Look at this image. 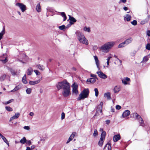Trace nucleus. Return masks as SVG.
<instances>
[{"instance_id": "obj_43", "label": "nucleus", "mask_w": 150, "mask_h": 150, "mask_svg": "<svg viewBox=\"0 0 150 150\" xmlns=\"http://www.w3.org/2000/svg\"><path fill=\"white\" fill-rule=\"evenodd\" d=\"M131 23L133 25H137V21L134 20L132 21L131 22Z\"/></svg>"}, {"instance_id": "obj_33", "label": "nucleus", "mask_w": 150, "mask_h": 150, "mask_svg": "<svg viewBox=\"0 0 150 150\" xmlns=\"http://www.w3.org/2000/svg\"><path fill=\"white\" fill-rule=\"evenodd\" d=\"M21 88V87H20V86L19 85H18L17 86H16L13 89L11 90V92H13V91H16L18 90H19V89Z\"/></svg>"}, {"instance_id": "obj_17", "label": "nucleus", "mask_w": 150, "mask_h": 150, "mask_svg": "<svg viewBox=\"0 0 150 150\" xmlns=\"http://www.w3.org/2000/svg\"><path fill=\"white\" fill-rule=\"evenodd\" d=\"M94 58L95 59L97 67L99 69V63L98 57L96 56H94Z\"/></svg>"}, {"instance_id": "obj_60", "label": "nucleus", "mask_w": 150, "mask_h": 150, "mask_svg": "<svg viewBox=\"0 0 150 150\" xmlns=\"http://www.w3.org/2000/svg\"><path fill=\"white\" fill-rule=\"evenodd\" d=\"M29 115L30 116H32L34 115V114L33 112H30Z\"/></svg>"}, {"instance_id": "obj_26", "label": "nucleus", "mask_w": 150, "mask_h": 150, "mask_svg": "<svg viewBox=\"0 0 150 150\" xmlns=\"http://www.w3.org/2000/svg\"><path fill=\"white\" fill-rule=\"evenodd\" d=\"M5 33V28H3V29L2 32L0 33V40L1 39L3 38V35Z\"/></svg>"}, {"instance_id": "obj_40", "label": "nucleus", "mask_w": 150, "mask_h": 150, "mask_svg": "<svg viewBox=\"0 0 150 150\" xmlns=\"http://www.w3.org/2000/svg\"><path fill=\"white\" fill-rule=\"evenodd\" d=\"M31 89L30 88H28L26 90V93L28 94H30L31 92Z\"/></svg>"}, {"instance_id": "obj_41", "label": "nucleus", "mask_w": 150, "mask_h": 150, "mask_svg": "<svg viewBox=\"0 0 150 150\" xmlns=\"http://www.w3.org/2000/svg\"><path fill=\"white\" fill-rule=\"evenodd\" d=\"M98 135V131L97 129H95L94 133L93 134V136L94 137H96Z\"/></svg>"}, {"instance_id": "obj_14", "label": "nucleus", "mask_w": 150, "mask_h": 150, "mask_svg": "<svg viewBox=\"0 0 150 150\" xmlns=\"http://www.w3.org/2000/svg\"><path fill=\"white\" fill-rule=\"evenodd\" d=\"M133 38L132 37H129L126 39L124 42L126 45H127L132 42L133 40Z\"/></svg>"}, {"instance_id": "obj_7", "label": "nucleus", "mask_w": 150, "mask_h": 150, "mask_svg": "<svg viewBox=\"0 0 150 150\" xmlns=\"http://www.w3.org/2000/svg\"><path fill=\"white\" fill-rule=\"evenodd\" d=\"M16 5L19 7L22 12H24L26 10V6L22 3H17L16 4Z\"/></svg>"}, {"instance_id": "obj_36", "label": "nucleus", "mask_w": 150, "mask_h": 150, "mask_svg": "<svg viewBox=\"0 0 150 150\" xmlns=\"http://www.w3.org/2000/svg\"><path fill=\"white\" fill-rule=\"evenodd\" d=\"M83 30L86 32H87L89 33L91 31V30L89 27H85L83 28Z\"/></svg>"}, {"instance_id": "obj_39", "label": "nucleus", "mask_w": 150, "mask_h": 150, "mask_svg": "<svg viewBox=\"0 0 150 150\" xmlns=\"http://www.w3.org/2000/svg\"><path fill=\"white\" fill-rule=\"evenodd\" d=\"M125 44L124 42H122L120 44L118 45V47L119 48L123 47L125 46L124 45Z\"/></svg>"}, {"instance_id": "obj_5", "label": "nucleus", "mask_w": 150, "mask_h": 150, "mask_svg": "<svg viewBox=\"0 0 150 150\" xmlns=\"http://www.w3.org/2000/svg\"><path fill=\"white\" fill-rule=\"evenodd\" d=\"M133 117L135 119H137L140 124V125L143 126L144 125V121L142 118L137 113L135 112L133 113Z\"/></svg>"}, {"instance_id": "obj_62", "label": "nucleus", "mask_w": 150, "mask_h": 150, "mask_svg": "<svg viewBox=\"0 0 150 150\" xmlns=\"http://www.w3.org/2000/svg\"><path fill=\"white\" fill-rule=\"evenodd\" d=\"M112 58V57H108V58L107 59V61H109V60H110V59Z\"/></svg>"}, {"instance_id": "obj_25", "label": "nucleus", "mask_w": 150, "mask_h": 150, "mask_svg": "<svg viewBox=\"0 0 150 150\" xmlns=\"http://www.w3.org/2000/svg\"><path fill=\"white\" fill-rule=\"evenodd\" d=\"M120 91V87L116 86L114 88V91L115 93L118 92Z\"/></svg>"}, {"instance_id": "obj_42", "label": "nucleus", "mask_w": 150, "mask_h": 150, "mask_svg": "<svg viewBox=\"0 0 150 150\" xmlns=\"http://www.w3.org/2000/svg\"><path fill=\"white\" fill-rule=\"evenodd\" d=\"M65 28V26L64 25L59 26V29L61 30H63V29H64Z\"/></svg>"}, {"instance_id": "obj_59", "label": "nucleus", "mask_w": 150, "mask_h": 150, "mask_svg": "<svg viewBox=\"0 0 150 150\" xmlns=\"http://www.w3.org/2000/svg\"><path fill=\"white\" fill-rule=\"evenodd\" d=\"M111 110L112 112H115V109L114 108L111 107Z\"/></svg>"}, {"instance_id": "obj_13", "label": "nucleus", "mask_w": 150, "mask_h": 150, "mask_svg": "<svg viewBox=\"0 0 150 150\" xmlns=\"http://www.w3.org/2000/svg\"><path fill=\"white\" fill-rule=\"evenodd\" d=\"M20 116V114L19 113H16L15 115L11 117L9 121H11L13 120L18 118Z\"/></svg>"}, {"instance_id": "obj_28", "label": "nucleus", "mask_w": 150, "mask_h": 150, "mask_svg": "<svg viewBox=\"0 0 150 150\" xmlns=\"http://www.w3.org/2000/svg\"><path fill=\"white\" fill-rule=\"evenodd\" d=\"M22 81L23 83L25 84H26L27 83V81L26 80V75L25 74L23 77Z\"/></svg>"}, {"instance_id": "obj_22", "label": "nucleus", "mask_w": 150, "mask_h": 150, "mask_svg": "<svg viewBox=\"0 0 150 150\" xmlns=\"http://www.w3.org/2000/svg\"><path fill=\"white\" fill-rule=\"evenodd\" d=\"M131 18V16L130 15L127 14L126 15V17H124V19L125 21L126 20L127 21H129L130 20Z\"/></svg>"}, {"instance_id": "obj_57", "label": "nucleus", "mask_w": 150, "mask_h": 150, "mask_svg": "<svg viewBox=\"0 0 150 150\" xmlns=\"http://www.w3.org/2000/svg\"><path fill=\"white\" fill-rule=\"evenodd\" d=\"M35 146L34 145H32V146H31V148H30V150L31 149V150H32L33 149H34L35 147Z\"/></svg>"}, {"instance_id": "obj_45", "label": "nucleus", "mask_w": 150, "mask_h": 150, "mask_svg": "<svg viewBox=\"0 0 150 150\" xmlns=\"http://www.w3.org/2000/svg\"><path fill=\"white\" fill-rule=\"evenodd\" d=\"M146 49L148 50H150V44L148 43L147 44L146 47Z\"/></svg>"}, {"instance_id": "obj_56", "label": "nucleus", "mask_w": 150, "mask_h": 150, "mask_svg": "<svg viewBox=\"0 0 150 150\" xmlns=\"http://www.w3.org/2000/svg\"><path fill=\"white\" fill-rule=\"evenodd\" d=\"M105 122L108 125L110 122V121L109 120H106L105 121Z\"/></svg>"}, {"instance_id": "obj_12", "label": "nucleus", "mask_w": 150, "mask_h": 150, "mask_svg": "<svg viewBox=\"0 0 150 150\" xmlns=\"http://www.w3.org/2000/svg\"><path fill=\"white\" fill-rule=\"evenodd\" d=\"M103 150H111V144L108 143L105 146Z\"/></svg>"}, {"instance_id": "obj_11", "label": "nucleus", "mask_w": 150, "mask_h": 150, "mask_svg": "<svg viewBox=\"0 0 150 150\" xmlns=\"http://www.w3.org/2000/svg\"><path fill=\"white\" fill-rule=\"evenodd\" d=\"M130 81V79L128 77L124 78L122 79V82L125 85L128 84V82Z\"/></svg>"}, {"instance_id": "obj_38", "label": "nucleus", "mask_w": 150, "mask_h": 150, "mask_svg": "<svg viewBox=\"0 0 150 150\" xmlns=\"http://www.w3.org/2000/svg\"><path fill=\"white\" fill-rule=\"evenodd\" d=\"M6 109L8 111H11L13 110L10 107L6 106L5 107Z\"/></svg>"}, {"instance_id": "obj_34", "label": "nucleus", "mask_w": 150, "mask_h": 150, "mask_svg": "<svg viewBox=\"0 0 150 150\" xmlns=\"http://www.w3.org/2000/svg\"><path fill=\"white\" fill-rule=\"evenodd\" d=\"M6 77V74H4L0 77V81H2L4 80Z\"/></svg>"}, {"instance_id": "obj_10", "label": "nucleus", "mask_w": 150, "mask_h": 150, "mask_svg": "<svg viewBox=\"0 0 150 150\" xmlns=\"http://www.w3.org/2000/svg\"><path fill=\"white\" fill-rule=\"evenodd\" d=\"M69 16V20H70L69 23L71 24H73L76 21V20L73 17H71V16L68 15Z\"/></svg>"}, {"instance_id": "obj_55", "label": "nucleus", "mask_w": 150, "mask_h": 150, "mask_svg": "<svg viewBox=\"0 0 150 150\" xmlns=\"http://www.w3.org/2000/svg\"><path fill=\"white\" fill-rule=\"evenodd\" d=\"M147 35L149 36H150V30H149L147 31L146 32Z\"/></svg>"}, {"instance_id": "obj_24", "label": "nucleus", "mask_w": 150, "mask_h": 150, "mask_svg": "<svg viewBox=\"0 0 150 150\" xmlns=\"http://www.w3.org/2000/svg\"><path fill=\"white\" fill-rule=\"evenodd\" d=\"M104 139L100 138V140L98 143V145L100 147H102L103 146Z\"/></svg>"}, {"instance_id": "obj_6", "label": "nucleus", "mask_w": 150, "mask_h": 150, "mask_svg": "<svg viewBox=\"0 0 150 150\" xmlns=\"http://www.w3.org/2000/svg\"><path fill=\"white\" fill-rule=\"evenodd\" d=\"M71 87L72 88L73 93L74 94L76 95H77L78 93V86L76 83L74 82L72 85Z\"/></svg>"}, {"instance_id": "obj_16", "label": "nucleus", "mask_w": 150, "mask_h": 150, "mask_svg": "<svg viewBox=\"0 0 150 150\" xmlns=\"http://www.w3.org/2000/svg\"><path fill=\"white\" fill-rule=\"evenodd\" d=\"M120 138V136L119 134L115 135L113 138V140L114 142H117Z\"/></svg>"}, {"instance_id": "obj_9", "label": "nucleus", "mask_w": 150, "mask_h": 150, "mask_svg": "<svg viewBox=\"0 0 150 150\" xmlns=\"http://www.w3.org/2000/svg\"><path fill=\"white\" fill-rule=\"evenodd\" d=\"M76 134V133L75 132H73L72 133V134L71 135V136L69 138L68 140H67L66 142L67 144L68 143L73 139L74 138Z\"/></svg>"}, {"instance_id": "obj_23", "label": "nucleus", "mask_w": 150, "mask_h": 150, "mask_svg": "<svg viewBox=\"0 0 150 150\" xmlns=\"http://www.w3.org/2000/svg\"><path fill=\"white\" fill-rule=\"evenodd\" d=\"M36 9L37 11L38 12H40L41 11V8L39 3L36 6Z\"/></svg>"}, {"instance_id": "obj_18", "label": "nucleus", "mask_w": 150, "mask_h": 150, "mask_svg": "<svg viewBox=\"0 0 150 150\" xmlns=\"http://www.w3.org/2000/svg\"><path fill=\"white\" fill-rule=\"evenodd\" d=\"M40 81V79L34 81H29V83L31 85H34L38 83Z\"/></svg>"}, {"instance_id": "obj_52", "label": "nucleus", "mask_w": 150, "mask_h": 150, "mask_svg": "<svg viewBox=\"0 0 150 150\" xmlns=\"http://www.w3.org/2000/svg\"><path fill=\"white\" fill-rule=\"evenodd\" d=\"M121 106L119 105H117L116 106V108L117 110H120L121 108Z\"/></svg>"}, {"instance_id": "obj_4", "label": "nucleus", "mask_w": 150, "mask_h": 150, "mask_svg": "<svg viewBox=\"0 0 150 150\" xmlns=\"http://www.w3.org/2000/svg\"><path fill=\"white\" fill-rule=\"evenodd\" d=\"M89 90L88 88L84 89L79 95L77 99V100H83L87 98L89 94Z\"/></svg>"}, {"instance_id": "obj_48", "label": "nucleus", "mask_w": 150, "mask_h": 150, "mask_svg": "<svg viewBox=\"0 0 150 150\" xmlns=\"http://www.w3.org/2000/svg\"><path fill=\"white\" fill-rule=\"evenodd\" d=\"M65 113L63 112H62L61 114V119L62 120L63 119H64L65 118Z\"/></svg>"}, {"instance_id": "obj_50", "label": "nucleus", "mask_w": 150, "mask_h": 150, "mask_svg": "<svg viewBox=\"0 0 150 150\" xmlns=\"http://www.w3.org/2000/svg\"><path fill=\"white\" fill-rule=\"evenodd\" d=\"M28 146H30L31 144V142L30 140H28L27 141V142L26 143Z\"/></svg>"}, {"instance_id": "obj_27", "label": "nucleus", "mask_w": 150, "mask_h": 150, "mask_svg": "<svg viewBox=\"0 0 150 150\" xmlns=\"http://www.w3.org/2000/svg\"><path fill=\"white\" fill-rule=\"evenodd\" d=\"M27 140L25 137H24L20 140V142L22 144H24L26 143Z\"/></svg>"}, {"instance_id": "obj_46", "label": "nucleus", "mask_w": 150, "mask_h": 150, "mask_svg": "<svg viewBox=\"0 0 150 150\" xmlns=\"http://www.w3.org/2000/svg\"><path fill=\"white\" fill-rule=\"evenodd\" d=\"M149 59L147 56H145L143 58V61L147 62Z\"/></svg>"}, {"instance_id": "obj_20", "label": "nucleus", "mask_w": 150, "mask_h": 150, "mask_svg": "<svg viewBox=\"0 0 150 150\" xmlns=\"http://www.w3.org/2000/svg\"><path fill=\"white\" fill-rule=\"evenodd\" d=\"M33 71V70L32 68L30 67L28 68L27 71V73L28 75H31Z\"/></svg>"}, {"instance_id": "obj_44", "label": "nucleus", "mask_w": 150, "mask_h": 150, "mask_svg": "<svg viewBox=\"0 0 150 150\" xmlns=\"http://www.w3.org/2000/svg\"><path fill=\"white\" fill-rule=\"evenodd\" d=\"M148 20H145L142 21L140 23L141 24L143 25L145 24L147 22Z\"/></svg>"}, {"instance_id": "obj_51", "label": "nucleus", "mask_w": 150, "mask_h": 150, "mask_svg": "<svg viewBox=\"0 0 150 150\" xmlns=\"http://www.w3.org/2000/svg\"><path fill=\"white\" fill-rule=\"evenodd\" d=\"M1 61L4 63H6L8 61V60H7V59L6 57V58L4 59L1 60Z\"/></svg>"}, {"instance_id": "obj_37", "label": "nucleus", "mask_w": 150, "mask_h": 150, "mask_svg": "<svg viewBox=\"0 0 150 150\" xmlns=\"http://www.w3.org/2000/svg\"><path fill=\"white\" fill-rule=\"evenodd\" d=\"M94 91L95 92V95L96 97H97L98 95V91L97 88H95L94 89Z\"/></svg>"}, {"instance_id": "obj_54", "label": "nucleus", "mask_w": 150, "mask_h": 150, "mask_svg": "<svg viewBox=\"0 0 150 150\" xmlns=\"http://www.w3.org/2000/svg\"><path fill=\"white\" fill-rule=\"evenodd\" d=\"M13 101V99H11L9 100H8V101L7 102L6 104H8L9 103H11V102H12V101Z\"/></svg>"}, {"instance_id": "obj_29", "label": "nucleus", "mask_w": 150, "mask_h": 150, "mask_svg": "<svg viewBox=\"0 0 150 150\" xmlns=\"http://www.w3.org/2000/svg\"><path fill=\"white\" fill-rule=\"evenodd\" d=\"M106 135V132L105 131H103L101 133L100 138L104 139Z\"/></svg>"}, {"instance_id": "obj_2", "label": "nucleus", "mask_w": 150, "mask_h": 150, "mask_svg": "<svg viewBox=\"0 0 150 150\" xmlns=\"http://www.w3.org/2000/svg\"><path fill=\"white\" fill-rule=\"evenodd\" d=\"M115 44V42H108L105 43L100 47L99 49L103 52L108 53Z\"/></svg>"}, {"instance_id": "obj_19", "label": "nucleus", "mask_w": 150, "mask_h": 150, "mask_svg": "<svg viewBox=\"0 0 150 150\" xmlns=\"http://www.w3.org/2000/svg\"><path fill=\"white\" fill-rule=\"evenodd\" d=\"M104 96L105 97L107 98L108 100L111 99L110 93L109 92L105 93L104 94Z\"/></svg>"}, {"instance_id": "obj_53", "label": "nucleus", "mask_w": 150, "mask_h": 150, "mask_svg": "<svg viewBox=\"0 0 150 150\" xmlns=\"http://www.w3.org/2000/svg\"><path fill=\"white\" fill-rule=\"evenodd\" d=\"M23 128L24 129L27 130H29L30 129V127L28 126H25Z\"/></svg>"}, {"instance_id": "obj_63", "label": "nucleus", "mask_w": 150, "mask_h": 150, "mask_svg": "<svg viewBox=\"0 0 150 150\" xmlns=\"http://www.w3.org/2000/svg\"><path fill=\"white\" fill-rule=\"evenodd\" d=\"M3 141L6 143L8 142L6 138H5V139H4Z\"/></svg>"}, {"instance_id": "obj_49", "label": "nucleus", "mask_w": 150, "mask_h": 150, "mask_svg": "<svg viewBox=\"0 0 150 150\" xmlns=\"http://www.w3.org/2000/svg\"><path fill=\"white\" fill-rule=\"evenodd\" d=\"M91 77H93V78H94L95 79H98V78H97V76L96 75L91 74Z\"/></svg>"}, {"instance_id": "obj_15", "label": "nucleus", "mask_w": 150, "mask_h": 150, "mask_svg": "<svg viewBox=\"0 0 150 150\" xmlns=\"http://www.w3.org/2000/svg\"><path fill=\"white\" fill-rule=\"evenodd\" d=\"M130 114V111L128 110H126L122 114V116L123 117H126L129 115Z\"/></svg>"}, {"instance_id": "obj_32", "label": "nucleus", "mask_w": 150, "mask_h": 150, "mask_svg": "<svg viewBox=\"0 0 150 150\" xmlns=\"http://www.w3.org/2000/svg\"><path fill=\"white\" fill-rule=\"evenodd\" d=\"M37 67L39 69L42 71L44 70L45 69V67L43 65L38 64L37 65Z\"/></svg>"}, {"instance_id": "obj_30", "label": "nucleus", "mask_w": 150, "mask_h": 150, "mask_svg": "<svg viewBox=\"0 0 150 150\" xmlns=\"http://www.w3.org/2000/svg\"><path fill=\"white\" fill-rule=\"evenodd\" d=\"M8 70L11 72L13 75L15 76L16 75V72L13 69L11 68H9Z\"/></svg>"}, {"instance_id": "obj_61", "label": "nucleus", "mask_w": 150, "mask_h": 150, "mask_svg": "<svg viewBox=\"0 0 150 150\" xmlns=\"http://www.w3.org/2000/svg\"><path fill=\"white\" fill-rule=\"evenodd\" d=\"M128 9V8L127 7H124V8H123V9L125 10V11H127Z\"/></svg>"}, {"instance_id": "obj_1", "label": "nucleus", "mask_w": 150, "mask_h": 150, "mask_svg": "<svg viewBox=\"0 0 150 150\" xmlns=\"http://www.w3.org/2000/svg\"><path fill=\"white\" fill-rule=\"evenodd\" d=\"M58 90L63 89L62 95L64 97L68 96L70 94V86L69 83L67 81L58 82L56 85Z\"/></svg>"}, {"instance_id": "obj_35", "label": "nucleus", "mask_w": 150, "mask_h": 150, "mask_svg": "<svg viewBox=\"0 0 150 150\" xmlns=\"http://www.w3.org/2000/svg\"><path fill=\"white\" fill-rule=\"evenodd\" d=\"M103 105V103L102 102H100L99 105L98 106L99 107H100V113H101L102 112V106Z\"/></svg>"}, {"instance_id": "obj_3", "label": "nucleus", "mask_w": 150, "mask_h": 150, "mask_svg": "<svg viewBox=\"0 0 150 150\" xmlns=\"http://www.w3.org/2000/svg\"><path fill=\"white\" fill-rule=\"evenodd\" d=\"M76 33L77 36V39L81 43L86 45L88 44V40L86 38L82 33L77 32Z\"/></svg>"}, {"instance_id": "obj_31", "label": "nucleus", "mask_w": 150, "mask_h": 150, "mask_svg": "<svg viewBox=\"0 0 150 150\" xmlns=\"http://www.w3.org/2000/svg\"><path fill=\"white\" fill-rule=\"evenodd\" d=\"M60 13L61 16L64 18L63 21H65L67 19V18L65 13L64 12H61Z\"/></svg>"}, {"instance_id": "obj_21", "label": "nucleus", "mask_w": 150, "mask_h": 150, "mask_svg": "<svg viewBox=\"0 0 150 150\" xmlns=\"http://www.w3.org/2000/svg\"><path fill=\"white\" fill-rule=\"evenodd\" d=\"M96 81V79L93 78H91L87 79V81L88 82H89L90 83H93Z\"/></svg>"}, {"instance_id": "obj_64", "label": "nucleus", "mask_w": 150, "mask_h": 150, "mask_svg": "<svg viewBox=\"0 0 150 150\" xmlns=\"http://www.w3.org/2000/svg\"><path fill=\"white\" fill-rule=\"evenodd\" d=\"M26 150H31L30 148L29 147H27Z\"/></svg>"}, {"instance_id": "obj_58", "label": "nucleus", "mask_w": 150, "mask_h": 150, "mask_svg": "<svg viewBox=\"0 0 150 150\" xmlns=\"http://www.w3.org/2000/svg\"><path fill=\"white\" fill-rule=\"evenodd\" d=\"M98 48V47H97V46H94L93 47V50H96Z\"/></svg>"}, {"instance_id": "obj_47", "label": "nucleus", "mask_w": 150, "mask_h": 150, "mask_svg": "<svg viewBox=\"0 0 150 150\" xmlns=\"http://www.w3.org/2000/svg\"><path fill=\"white\" fill-rule=\"evenodd\" d=\"M34 71L36 74V75H39L40 74V72L38 70H34Z\"/></svg>"}, {"instance_id": "obj_8", "label": "nucleus", "mask_w": 150, "mask_h": 150, "mask_svg": "<svg viewBox=\"0 0 150 150\" xmlns=\"http://www.w3.org/2000/svg\"><path fill=\"white\" fill-rule=\"evenodd\" d=\"M96 73L98 74V76L101 79H105L107 78V76L102 71H98L96 72Z\"/></svg>"}]
</instances>
